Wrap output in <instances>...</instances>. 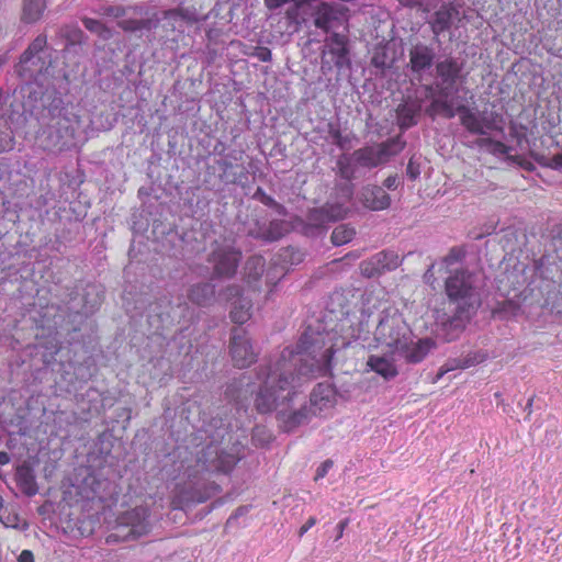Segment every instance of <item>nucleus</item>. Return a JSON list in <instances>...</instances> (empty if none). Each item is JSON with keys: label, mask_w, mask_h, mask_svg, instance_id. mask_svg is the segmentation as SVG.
<instances>
[{"label": "nucleus", "mask_w": 562, "mask_h": 562, "mask_svg": "<svg viewBox=\"0 0 562 562\" xmlns=\"http://www.w3.org/2000/svg\"><path fill=\"white\" fill-rule=\"evenodd\" d=\"M334 353L333 345L326 346L322 337L311 339L307 334L301 337L295 349H283L278 360L258 373L261 385L255 397L257 411H277L285 431L308 423L314 417L310 407L291 409V403L304 383L328 373Z\"/></svg>", "instance_id": "f257e3e1"}, {"label": "nucleus", "mask_w": 562, "mask_h": 562, "mask_svg": "<svg viewBox=\"0 0 562 562\" xmlns=\"http://www.w3.org/2000/svg\"><path fill=\"white\" fill-rule=\"evenodd\" d=\"M445 291L450 304L454 305L452 324L456 327L463 325L481 306L482 299L476 284L475 276L465 268L447 271Z\"/></svg>", "instance_id": "f03ea898"}, {"label": "nucleus", "mask_w": 562, "mask_h": 562, "mask_svg": "<svg viewBox=\"0 0 562 562\" xmlns=\"http://www.w3.org/2000/svg\"><path fill=\"white\" fill-rule=\"evenodd\" d=\"M440 82L436 85L437 95L432 98L426 112L431 117L443 115L447 119L456 116L454 105L451 95L454 91V85L462 70L461 64L454 58H446L436 66Z\"/></svg>", "instance_id": "7ed1b4c3"}, {"label": "nucleus", "mask_w": 562, "mask_h": 562, "mask_svg": "<svg viewBox=\"0 0 562 562\" xmlns=\"http://www.w3.org/2000/svg\"><path fill=\"white\" fill-rule=\"evenodd\" d=\"M47 45L45 34L37 35L21 54L19 61L14 66L15 74L26 83L43 85L52 67V60L43 57Z\"/></svg>", "instance_id": "20e7f679"}, {"label": "nucleus", "mask_w": 562, "mask_h": 562, "mask_svg": "<svg viewBox=\"0 0 562 562\" xmlns=\"http://www.w3.org/2000/svg\"><path fill=\"white\" fill-rule=\"evenodd\" d=\"M412 331L403 316L394 308L384 310L374 330L375 341L394 355L411 342Z\"/></svg>", "instance_id": "39448f33"}, {"label": "nucleus", "mask_w": 562, "mask_h": 562, "mask_svg": "<svg viewBox=\"0 0 562 562\" xmlns=\"http://www.w3.org/2000/svg\"><path fill=\"white\" fill-rule=\"evenodd\" d=\"M237 461L235 454L221 451L217 446L210 445L198 453L194 463L187 465L184 474L189 480H198L205 473H227L233 470Z\"/></svg>", "instance_id": "423d86ee"}, {"label": "nucleus", "mask_w": 562, "mask_h": 562, "mask_svg": "<svg viewBox=\"0 0 562 562\" xmlns=\"http://www.w3.org/2000/svg\"><path fill=\"white\" fill-rule=\"evenodd\" d=\"M405 142L401 136L387 139L376 146H367L352 153L355 166L372 169L385 164L391 157L401 153Z\"/></svg>", "instance_id": "0eeeda50"}, {"label": "nucleus", "mask_w": 562, "mask_h": 562, "mask_svg": "<svg viewBox=\"0 0 562 562\" xmlns=\"http://www.w3.org/2000/svg\"><path fill=\"white\" fill-rule=\"evenodd\" d=\"M148 517V509L142 506L123 513L117 518L115 532L112 536L127 541L147 535L150 530Z\"/></svg>", "instance_id": "6e6552de"}, {"label": "nucleus", "mask_w": 562, "mask_h": 562, "mask_svg": "<svg viewBox=\"0 0 562 562\" xmlns=\"http://www.w3.org/2000/svg\"><path fill=\"white\" fill-rule=\"evenodd\" d=\"M347 11L348 9L344 5L322 2L312 13L314 25L324 32H329L344 23Z\"/></svg>", "instance_id": "1a4fd4ad"}, {"label": "nucleus", "mask_w": 562, "mask_h": 562, "mask_svg": "<svg viewBox=\"0 0 562 562\" xmlns=\"http://www.w3.org/2000/svg\"><path fill=\"white\" fill-rule=\"evenodd\" d=\"M231 353L235 366L239 368H247L257 359V353L243 328H235L232 333Z\"/></svg>", "instance_id": "9d476101"}, {"label": "nucleus", "mask_w": 562, "mask_h": 562, "mask_svg": "<svg viewBox=\"0 0 562 562\" xmlns=\"http://www.w3.org/2000/svg\"><path fill=\"white\" fill-rule=\"evenodd\" d=\"M240 260V252L231 246H218L211 254L210 261L214 265V272L218 277H232Z\"/></svg>", "instance_id": "9b49d317"}, {"label": "nucleus", "mask_w": 562, "mask_h": 562, "mask_svg": "<svg viewBox=\"0 0 562 562\" xmlns=\"http://www.w3.org/2000/svg\"><path fill=\"white\" fill-rule=\"evenodd\" d=\"M456 115L459 114L462 126L471 134L486 135L493 127V122L488 120L485 113L470 109L467 105L454 108Z\"/></svg>", "instance_id": "f8f14e48"}, {"label": "nucleus", "mask_w": 562, "mask_h": 562, "mask_svg": "<svg viewBox=\"0 0 562 562\" xmlns=\"http://www.w3.org/2000/svg\"><path fill=\"white\" fill-rule=\"evenodd\" d=\"M336 404V391L327 383L317 384L310 397V409L314 416H322L334 408Z\"/></svg>", "instance_id": "ddd939ff"}, {"label": "nucleus", "mask_w": 562, "mask_h": 562, "mask_svg": "<svg viewBox=\"0 0 562 562\" xmlns=\"http://www.w3.org/2000/svg\"><path fill=\"white\" fill-rule=\"evenodd\" d=\"M331 55V61L338 68H341L347 61V40L344 35L333 33L326 41L322 52V68L326 65V55Z\"/></svg>", "instance_id": "4468645a"}, {"label": "nucleus", "mask_w": 562, "mask_h": 562, "mask_svg": "<svg viewBox=\"0 0 562 562\" xmlns=\"http://www.w3.org/2000/svg\"><path fill=\"white\" fill-rule=\"evenodd\" d=\"M360 201L372 211H382L391 205L390 195L379 186L363 187L360 192Z\"/></svg>", "instance_id": "2eb2a0df"}, {"label": "nucleus", "mask_w": 562, "mask_h": 562, "mask_svg": "<svg viewBox=\"0 0 562 562\" xmlns=\"http://www.w3.org/2000/svg\"><path fill=\"white\" fill-rule=\"evenodd\" d=\"M47 9L46 0H22L19 19L22 24L33 25L40 22Z\"/></svg>", "instance_id": "dca6fc26"}, {"label": "nucleus", "mask_w": 562, "mask_h": 562, "mask_svg": "<svg viewBox=\"0 0 562 562\" xmlns=\"http://www.w3.org/2000/svg\"><path fill=\"white\" fill-rule=\"evenodd\" d=\"M454 19H459V10L452 4H442L429 21L435 36L449 30Z\"/></svg>", "instance_id": "f3484780"}, {"label": "nucleus", "mask_w": 562, "mask_h": 562, "mask_svg": "<svg viewBox=\"0 0 562 562\" xmlns=\"http://www.w3.org/2000/svg\"><path fill=\"white\" fill-rule=\"evenodd\" d=\"M434 49L425 44H416L409 50V65L414 72H420L432 65Z\"/></svg>", "instance_id": "a211bd4d"}, {"label": "nucleus", "mask_w": 562, "mask_h": 562, "mask_svg": "<svg viewBox=\"0 0 562 562\" xmlns=\"http://www.w3.org/2000/svg\"><path fill=\"white\" fill-rule=\"evenodd\" d=\"M434 346L435 344L430 339H422L416 344H413L411 339V342L406 345L405 349L397 350L394 355L403 357L407 362L418 363L427 356Z\"/></svg>", "instance_id": "6ab92c4d"}, {"label": "nucleus", "mask_w": 562, "mask_h": 562, "mask_svg": "<svg viewBox=\"0 0 562 562\" xmlns=\"http://www.w3.org/2000/svg\"><path fill=\"white\" fill-rule=\"evenodd\" d=\"M188 299L195 305L207 306L215 299V286L210 282H199L188 289Z\"/></svg>", "instance_id": "aec40b11"}, {"label": "nucleus", "mask_w": 562, "mask_h": 562, "mask_svg": "<svg viewBox=\"0 0 562 562\" xmlns=\"http://www.w3.org/2000/svg\"><path fill=\"white\" fill-rule=\"evenodd\" d=\"M15 480L19 488L29 497L38 493V485L34 470L27 465L22 464L16 468Z\"/></svg>", "instance_id": "412c9836"}, {"label": "nucleus", "mask_w": 562, "mask_h": 562, "mask_svg": "<svg viewBox=\"0 0 562 562\" xmlns=\"http://www.w3.org/2000/svg\"><path fill=\"white\" fill-rule=\"evenodd\" d=\"M212 0H180L182 16L189 22H198L205 19L204 10L210 8Z\"/></svg>", "instance_id": "4be33fe9"}, {"label": "nucleus", "mask_w": 562, "mask_h": 562, "mask_svg": "<svg viewBox=\"0 0 562 562\" xmlns=\"http://www.w3.org/2000/svg\"><path fill=\"white\" fill-rule=\"evenodd\" d=\"M367 366L384 379H393L397 375V369L394 359L384 356L371 355L367 360Z\"/></svg>", "instance_id": "5701e85b"}, {"label": "nucleus", "mask_w": 562, "mask_h": 562, "mask_svg": "<svg viewBox=\"0 0 562 562\" xmlns=\"http://www.w3.org/2000/svg\"><path fill=\"white\" fill-rule=\"evenodd\" d=\"M420 110V102L406 101L405 103L400 104L396 110V114L397 124L401 127V130H407L414 126L417 123L416 117L418 116Z\"/></svg>", "instance_id": "b1692460"}, {"label": "nucleus", "mask_w": 562, "mask_h": 562, "mask_svg": "<svg viewBox=\"0 0 562 562\" xmlns=\"http://www.w3.org/2000/svg\"><path fill=\"white\" fill-rule=\"evenodd\" d=\"M58 35L66 41L65 53H70L72 47L86 43L85 33L76 24L64 25L59 29Z\"/></svg>", "instance_id": "393cba45"}, {"label": "nucleus", "mask_w": 562, "mask_h": 562, "mask_svg": "<svg viewBox=\"0 0 562 562\" xmlns=\"http://www.w3.org/2000/svg\"><path fill=\"white\" fill-rule=\"evenodd\" d=\"M160 23L167 32H183V23L189 22L182 16V10L179 7V9L166 11Z\"/></svg>", "instance_id": "a878e982"}, {"label": "nucleus", "mask_w": 562, "mask_h": 562, "mask_svg": "<svg viewBox=\"0 0 562 562\" xmlns=\"http://www.w3.org/2000/svg\"><path fill=\"white\" fill-rule=\"evenodd\" d=\"M348 213V209L340 203H327L316 214L321 215L322 223L342 220Z\"/></svg>", "instance_id": "bb28decb"}, {"label": "nucleus", "mask_w": 562, "mask_h": 562, "mask_svg": "<svg viewBox=\"0 0 562 562\" xmlns=\"http://www.w3.org/2000/svg\"><path fill=\"white\" fill-rule=\"evenodd\" d=\"M251 303L245 297L238 299L231 311V318L236 324L246 323L251 316Z\"/></svg>", "instance_id": "cd10ccee"}, {"label": "nucleus", "mask_w": 562, "mask_h": 562, "mask_svg": "<svg viewBox=\"0 0 562 562\" xmlns=\"http://www.w3.org/2000/svg\"><path fill=\"white\" fill-rule=\"evenodd\" d=\"M372 263L379 266L381 272H383L396 269L400 265V258L394 251H381L372 257Z\"/></svg>", "instance_id": "c85d7f7f"}, {"label": "nucleus", "mask_w": 562, "mask_h": 562, "mask_svg": "<svg viewBox=\"0 0 562 562\" xmlns=\"http://www.w3.org/2000/svg\"><path fill=\"white\" fill-rule=\"evenodd\" d=\"M288 232V225L283 221H272L269 226L261 233V238L267 241L280 239Z\"/></svg>", "instance_id": "c756f323"}, {"label": "nucleus", "mask_w": 562, "mask_h": 562, "mask_svg": "<svg viewBox=\"0 0 562 562\" xmlns=\"http://www.w3.org/2000/svg\"><path fill=\"white\" fill-rule=\"evenodd\" d=\"M356 234L355 228L348 225H338L331 233V241L336 246L349 243Z\"/></svg>", "instance_id": "7c9ffc66"}, {"label": "nucleus", "mask_w": 562, "mask_h": 562, "mask_svg": "<svg viewBox=\"0 0 562 562\" xmlns=\"http://www.w3.org/2000/svg\"><path fill=\"white\" fill-rule=\"evenodd\" d=\"M355 161L352 155L350 157L342 156L337 161L338 171L341 178L351 180L356 177Z\"/></svg>", "instance_id": "2f4dec72"}, {"label": "nucleus", "mask_w": 562, "mask_h": 562, "mask_svg": "<svg viewBox=\"0 0 562 562\" xmlns=\"http://www.w3.org/2000/svg\"><path fill=\"white\" fill-rule=\"evenodd\" d=\"M82 23L88 31L98 34L101 38L108 40L111 37V31L100 21L90 18H83Z\"/></svg>", "instance_id": "473e14b6"}, {"label": "nucleus", "mask_w": 562, "mask_h": 562, "mask_svg": "<svg viewBox=\"0 0 562 562\" xmlns=\"http://www.w3.org/2000/svg\"><path fill=\"white\" fill-rule=\"evenodd\" d=\"M265 260L262 257H251L246 263V270L249 278L257 280L263 273Z\"/></svg>", "instance_id": "72a5a7b5"}, {"label": "nucleus", "mask_w": 562, "mask_h": 562, "mask_svg": "<svg viewBox=\"0 0 562 562\" xmlns=\"http://www.w3.org/2000/svg\"><path fill=\"white\" fill-rule=\"evenodd\" d=\"M464 255L465 252L461 248H451L447 256H445L441 260V265L446 268V272L449 270L448 268L450 266L460 262Z\"/></svg>", "instance_id": "f704fd0d"}, {"label": "nucleus", "mask_w": 562, "mask_h": 562, "mask_svg": "<svg viewBox=\"0 0 562 562\" xmlns=\"http://www.w3.org/2000/svg\"><path fill=\"white\" fill-rule=\"evenodd\" d=\"M119 26L128 32L151 27L150 21L143 20H122L119 22Z\"/></svg>", "instance_id": "c9c22d12"}, {"label": "nucleus", "mask_w": 562, "mask_h": 562, "mask_svg": "<svg viewBox=\"0 0 562 562\" xmlns=\"http://www.w3.org/2000/svg\"><path fill=\"white\" fill-rule=\"evenodd\" d=\"M457 369H464L462 359H450L448 360L441 368L439 369L437 373V380L442 378L446 373L457 370Z\"/></svg>", "instance_id": "e433bc0d"}, {"label": "nucleus", "mask_w": 562, "mask_h": 562, "mask_svg": "<svg viewBox=\"0 0 562 562\" xmlns=\"http://www.w3.org/2000/svg\"><path fill=\"white\" fill-rule=\"evenodd\" d=\"M0 522L5 528L19 529L20 516L16 513H8V514L0 513Z\"/></svg>", "instance_id": "4c0bfd02"}, {"label": "nucleus", "mask_w": 562, "mask_h": 562, "mask_svg": "<svg viewBox=\"0 0 562 562\" xmlns=\"http://www.w3.org/2000/svg\"><path fill=\"white\" fill-rule=\"evenodd\" d=\"M486 357L487 356L484 352L469 353L464 358H461L462 362H463V368L467 369V368L473 367L475 364H479V363L483 362L486 359Z\"/></svg>", "instance_id": "58836bf2"}, {"label": "nucleus", "mask_w": 562, "mask_h": 562, "mask_svg": "<svg viewBox=\"0 0 562 562\" xmlns=\"http://www.w3.org/2000/svg\"><path fill=\"white\" fill-rule=\"evenodd\" d=\"M360 269L361 273L368 278L382 273L380 267L372 263V257L369 260L361 262Z\"/></svg>", "instance_id": "ea45409f"}, {"label": "nucleus", "mask_w": 562, "mask_h": 562, "mask_svg": "<svg viewBox=\"0 0 562 562\" xmlns=\"http://www.w3.org/2000/svg\"><path fill=\"white\" fill-rule=\"evenodd\" d=\"M13 145L12 135L8 131H0V153L11 150Z\"/></svg>", "instance_id": "a19ab883"}, {"label": "nucleus", "mask_w": 562, "mask_h": 562, "mask_svg": "<svg viewBox=\"0 0 562 562\" xmlns=\"http://www.w3.org/2000/svg\"><path fill=\"white\" fill-rule=\"evenodd\" d=\"M406 173L412 180H416L420 175V166L414 157L407 164Z\"/></svg>", "instance_id": "79ce46f5"}, {"label": "nucleus", "mask_w": 562, "mask_h": 562, "mask_svg": "<svg viewBox=\"0 0 562 562\" xmlns=\"http://www.w3.org/2000/svg\"><path fill=\"white\" fill-rule=\"evenodd\" d=\"M398 2L404 7L418 8L425 12L429 11V3L427 0H398Z\"/></svg>", "instance_id": "37998d69"}, {"label": "nucleus", "mask_w": 562, "mask_h": 562, "mask_svg": "<svg viewBox=\"0 0 562 562\" xmlns=\"http://www.w3.org/2000/svg\"><path fill=\"white\" fill-rule=\"evenodd\" d=\"M254 198L259 200L261 203L268 206L277 205L276 201L268 195L261 188H258L254 194Z\"/></svg>", "instance_id": "c03bdc74"}, {"label": "nucleus", "mask_w": 562, "mask_h": 562, "mask_svg": "<svg viewBox=\"0 0 562 562\" xmlns=\"http://www.w3.org/2000/svg\"><path fill=\"white\" fill-rule=\"evenodd\" d=\"M329 134L330 137L333 138L334 144H336L340 148H345L347 138L341 135L339 130L331 128Z\"/></svg>", "instance_id": "a18cd8bd"}, {"label": "nucleus", "mask_w": 562, "mask_h": 562, "mask_svg": "<svg viewBox=\"0 0 562 562\" xmlns=\"http://www.w3.org/2000/svg\"><path fill=\"white\" fill-rule=\"evenodd\" d=\"M333 461L331 460H326L324 461L318 468H317V471H316V475H315V480H319V479H323L326 476V474L328 473V471L333 468Z\"/></svg>", "instance_id": "49530a36"}, {"label": "nucleus", "mask_w": 562, "mask_h": 562, "mask_svg": "<svg viewBox=\"0 0 562 562\" xmlns=\"http://www.w3.org/2000/svg\"><path fill=\"white\" fill-rule=\"evenodd\" d=\"M18 562H35L34 554L31 550H22L18 557Z\"/></svg>", "instance_id": "de8ad7c7"}, {"label": "nucleus", "mask_w": 562, "mask_h": 562, "mask_svg": "<svg viewBox=\"0 0 562 562\" xmlns=\"http://www.w3.org/2000/svg\"><path fill=\"white\" fill-rule=\"evenodd\" d=\"M105 14L114 18H120L124 15V9L121 7H108L105 9Z\"/></svg>", "instance_id": "09e8293b"}, {"label": "nucleus", "mask_w": 562, "mask_h": 562, "mask_svg": "<svg viewBox=\"0 0 562 562\" xmlns=\"http://www.w3.org/2000/svg\"><path fill=\"white\" fill-rule=\"evenodd\" d=\"M316 524L315 517H310L306 522L300 528L299 536L302 537L307 530H310Z\"/></svg>", "instance_id": "8fccbe9b"}, {"label": "nucleus", "mask_w": 562, "mask_h": 562, "mask_svg": "<svg viewBox=\"0 0 562 562\" xmlns=\"http://www.w3.org/2000/svg\"><path fill=\"white\" fill-rule=\"evenodd\" d=\"M257 56L261 61H270L271 60V50L266 47H261V48H259Z\"/></svg>", "instance_id": "3c124183"}, {"label": "nucleus", "mask_w": 562, "mask_h": 562, "mask_svg": "<svg viewBox=\"0 0 562 562\" xmlns=\"http://www.w3.org/2000/svg\"><path fill=\"white\" fill-rule=\"evenodd\" d=\"M383 186L390 190H394L397 188V176H389L384 182Z\"/></svg>", "instance_id": "603ef678"}, {"label": "nucleus", "mask_w": 562, "mask_h": 562, "mask_svg": "<svg viewBox=\"0 0 562 562\" xmlns=\"http://www.w3.org/2000/svg\"><path fill=\"white\" fill-rule=\"evenodd\" d=\"M10 462V456L5 451H0V465H5Z\"/></svg>", "instance_id": "864d4df0"}, {"label": "nucleus", "mask_w": 562, "mask_h": 562, "mask_svg": "<svg viewBox=\"0 0 562 562\" xmlns=\"http://www.w3.org/2000/svg\"><path fill=\"white\" fill-rule=\"evenodd\" d=\"M552 162L555 167L562 168V151L552 157Z\"/></svg>", "instance_id": "5fc2aeb1"}, {"label": "nucleus", "mask_w": 562, "mask_h": 562, "mask_svg": "<svg viewBox=\"0 0 562 562\" xmlns=\"http://www.w3.org/2000/svg\"><path fill=\"white\" fill-rule=\"evenodd\" d=\"M435 265H431L428 270L426 271L424 278L429 281L432 277H434V273H432V269H434Z\"/></svg>", "instance_id": "6e6d98bb"}, {"label": "nucleus", "mask_w": 562, "mask_h": 562, "mask_svg": "<svg viewBox=\"0 0 562 562\" xmlns=\"http://www.w3.org/2000/svg\"><path fill=\"white\" fill-rule=\"evenodd\" d=\"M7 36V27L3 22L0 21V41Z\"/></svg>", "instance_id": "4d7b16f0"}, {"label": "nucleus", "mask_w": 562, "mask_h": 562, "mask_svg": "<svg viewBox=\"0 0 562 562\" xmlns=\"http://www.w3.org/2000/svg\"><path fill=\"white\" fill-rule=\"evenodd\" d=\"M9 61L8 54L0 55V69Z\"/></svg>", "instance_id": "13d9d810"}, {"label": "nucleus", "mask_w": 562, "mask_h": 562, "mask_svg": "<svg viewBox=\"0 0 562 562\" xmlns=\"http://www.w3.org/2000/svg\"><path fill=\"white\" fill-rule=\"evenodd\" d=\"M425 89L429 94H431L434 91V88L431 86H426Z\"/></svg>", "instance_id": "bf43d9fd"}, {"label": "nucleus", "mask_w": 562, "mask_h": 562, "mask_svg": "<svg viewBox=\"0 0 562 562\" xmlns=\"http://www.w3.org/2000/svg\"><path fill=\"white\" fill-rule=\"evenodd\" d=\"M4 501L2 496L0 495V510L3 508Z\"/></svg>", "instance_id": "052dcab7"}, {"label": "nucleus", "mask_w": 562, "mask_h": 562, "mask_svg": "<svg viewBox=\"0 0 562 562\" xmlns=\"http://www.w3.org/2000/svg\"><path fill=\"white\" fill-rule=\"evenodd\" d=\"M494 145H495L496 148L504 147V145L502 143H499V142H496Z\"/></svg>", "instance_id": "680f3d73"}, {"label": "nucleus", "mask_w": 562, "mask_h": 562, "mask_svg": "<svg viewBox=\"0 0 562 562\" xmlns=\"http://www.w3.org/2000/svg\"><path fill=\"white\" fill-rule=\"evenodd\" d=\"M487 142H491V140H490V139H481V140L479 142V144H480V145H483V144H485V143H487Z\"/></svg>", "instance_id": "e2e57ef3"}, {"label": "nucleus", "mask_w": 562, "mask_h": 562, "mask_svg": "<svg viewBox=\"0 0 562 562\" xmlns=\"http://www.w3.org/2000/svg\"><path fill=\"white\" fill-rule=\"evenodd\" d=\"M347 196H348L349 199H350V196H351V190H350V189H348V190H347Z\"/></svg>", "instance_id": "0e129e2a"}, {"label": "nucleus", "mask_w": 562, "mask_h": 562, "mask_svg": "<svg viewBox=\"0 0 562 562\" xmlns=\"http://www.w3.org/2000/svg\"><path fill=\"white\" fill-rule=\"evenodd\" d=\"M345 525H346V522H340L339 524L341 530L344 529Z\"/></svg>", "instance_id": "69168bd1"}, {"label": "nucleus", "mask_w": 562, "mask_h": 562, "mask_svg": "<svg viewBox=\"0 0 562 562\" xmlns=\"http://www.w3.org/2000/svg\"><path fill=\"white\" fill-rule=\"evenodd\" d=\"M241 512H244V508H238L237 509V514H241Z\"/></svg>", "instance_id": "338daca9"}, {"label": "nucleus", "mask_w": 562, "mask_h": 562, "mask_svg": "<svg viewBox=\"0 0 562 562\" xmlns=\"http://www.w3.org/2000/svg\"><path fill=\"white\" fill-rule=\"evenodd\" d=\"M318 220L322 222V217L319 216ZM314 221H317V217H314Z\"/></svg>", "instance_id": "774afa93"}]
</instances>
